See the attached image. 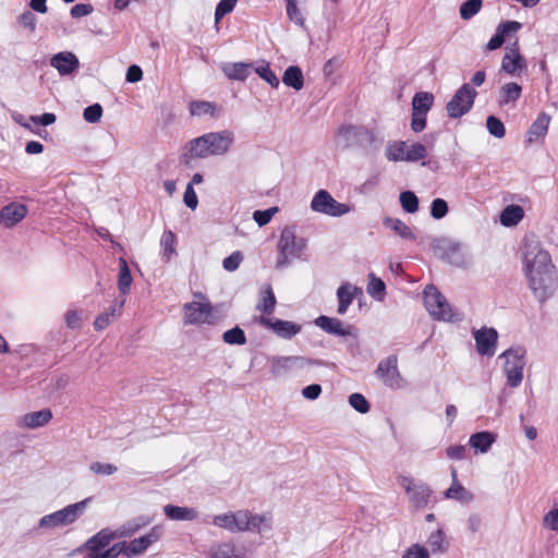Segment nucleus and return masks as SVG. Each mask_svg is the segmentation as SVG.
<instances>
[{
  "label": "nucleus",
  "instance_id": "f257e3e1",
  "mask_svg": "<svg viewBox=\"0 0 558 558\" xmlns=\"http://www.w3.org/2000/svg\"><path fill=\"white\" fill-rule=\"evenodd\" d=\"M523 271L535 299L545 302L558 288V275L549 253L534 238H525L522 247Z\"/></svg>",
  "mask_w": 558,
  "mask_h": 558
},
{
  "label": "nucleus",
  "instance_id": "f03ea898",
  "mask_svg": "<svg viewBox=\"0 0 558 558\" xmlns=\"http://www.w3.org/2000/svg\"><path fill=\"white\" fill-rule=\"evenodd\" d=\"M234 143V133L230 130L208 132L191 140L187 144L192 158L206 159L225 156Z\"/></svg>",
  "mask_w": 558,
  "mask_h": 558
},
{
  "label": "nucleus",
  "instance_id": "7ed1b4c3",
  "mask_svg": "<svg viewBox=\"0 0 558 558\" xmlns=\"http://www.w3.org/2000/svg\"><path fill=\"white\" fill-rule=\"evenodd\" d=\"M305 247L306 240L296 235L294 227L283 228L277 244L276 269L287 268L293 259L301 258Z\"/></svg>",
  "mask_w": 558,
  "mask_h": 558
},
{
  "label": "nucleus",
  "instance_id": "20e7f679",
  "mask_svg": "<svg viewBox=\"0 0 558 558\" xmlns=\"http://www.w3.org/2000/svg\"><path fill=\"white\" fill-rule=\"evenodd\" d=\"M89 501L90 498H86L61 510L46 514L39 520L38 526L41 529H57L72 524L84 513Z\"/></svg>",
  "mask_w": 558,
  "mask_h": 558
},
{
  "label": "nucleus",
  "instance_id": "39448f33",
  "mask_svg": "<svg viewBox=\"0 0 558 558\" xmlns=\"http://www.w3.org/2000/svg\"><path fill=\"white\" fill-rule=\"evenodd\" d=\"M424 305L429 315L437 320L454 322L460 320L438 289L429 284L424 289Z\"/></svg>",
  "mask_w": 558,
  "mask_h": 558
},
{
  "label": "nucleus",
  "instance_id": "423d86ee",
  "mask_svg": "<svg viewBox=\"0 0 558 558\" xmlns=\"http://www.w3.org/2000/svg\"><path fill=\"white\" fill-rule=\"evenodd\" d=\"M426 146L421 143H414L410 146L404 141H391L387 143L385 156L389 161L415 162L426 157Z\"/></svg>",
  "mask_w": 558,
  "mask_h": 558
},
{
  "label": "nucleus",
  "instance_id": "0eeeda50",
  "mask_svg": "<svg viewBox=\"0 0 558 558\" xmlns=\"http://www.w3.org/2000/svg\"><path fill=\"white\" fill-rule=\"evenodd\" d=\"M195 298L199 301H192L183 305V323L185 325L215 324L217 318L213 314V305L201 293H196Z\"/></svg>",
  "mask_w": 558,
  "mask_h": 558
},
{
  "label": "nucleus",
  "instance_id": "6e6552de",
  "mask_svg": "<svg viewBox=\"0 0 558 558\" xmlns=\"http://www.w3.org/2000/svg\"><path fill=\"white\" fill-rule=\"evenodd\" d=\"M505 360L504 372L507 376V383L515 388L523 380V369L525 366V350L522 348H510L500 354Z\"/></svg>",
  "mask_w": 558,
  "mask_h": 558
},
{
  "label": "nucleus",
  "instance_id": "1a4fd4ad",
  "mask_svg": "<svg viewBox=\"0 0 558 558\" xmlns=\"http://www.w3.org/2000/svg\"><path fill=\"white\" fill-rule=\"evenodd\" d=\"M398 483L407 493L409 502L415 510L428 505L433 490L426 483L403 475L398 477Z\"/></svg>",
  "mask_w": 558,
  "mask_h": 558
},
{
  "label": "nucleus",
  "instance_id": "9d476101",
  "mask_svg": "<svg viewBox=\"0 0 558 558\" xmlns=\"http://www.w3.org/2000/svg\"><path fill=\"white\" fill-rule=\"evenodd\" d=\"M434 254L452 264L454 266L461 267L466 264V250L465 246L449 238H440L435 240L433 245Z\"/></svg>",
  "mask_w": 558,
  "mask_h": 558
},
{
  "label": "nucleus",
  "instance_id": "9b49d317",
  "mask_svg": "<svg viewBox=\"0 0 558 558\" xmlns=\"http://www.w3.org/2000/svg\"><path fill=\"white\" fill-rule=\"evenodd\" d=\"M270 372L275 377L287 375L293 371L303 369L311 365H323L322 361L312 360L305 356L290 355V356H271Z\"/></svg>",
  "mask_w": 558,
  "mask_h": 558
},
{
  "label": "nucleus",
  "instance_id": "f8f14e48",
  "mask_svg": "<svg viewBox=\"0 0 558 558\" xmlns=\"http://www.w3.org/2000/svg\"><path fill=\"white\" fill-rule=\"evenodd\" d=\"M311 209L330 217H341L351 210L348 204L339 203L326 190H319L315 193L311 202Z\"/></svg>",
  "mask_w": 558,
  "mask_h": 558
},
{
  "label": "nucleus",
  "instance_id": "ddd939ff",
  "mask_svg": "<svg viewBox=\"0 0 558 558\" xmlns=\"http://www.w3.org/2000/svg\"><path fill=\"white\" fill-rule=\"evenodd\" d=\"M476 95V90L470 84H463L447 104L448 116L457 119L468 113L473 107Z\"/></svg>",
  "mask_w": 558,
  "mask_h": 558
},
{
  "label": "nucleus",
  "instance_id": "4468645a",
  "mask_svg": "<svg viewBox=\"0 0 558 558\" xmlns=\"http://www.w3.org/2000/svg\"><path fill=\"white\" fill-rule=\"evenodd\" d=\"M375 374L385 386L391 389H401L404 386V380L398 369V359L396 355H389L380 361Z\"/></svg>",
  "mask_w": 558,
  "mask_h": 558
},
{
  "label": "nucleus",
  "instance_id": "2eb2a0df",
  "mask_svg": "<svg viewBox=\"0 0 558 558\" xmlns=\"http://www.w3.org/2000/svg\"><path fill=\"white\" fill-rule=\"evenodd\" d=\"M163 533L165 529L161 524L154 525L147 534L136 537L126 544L125 556L132 557L142 555L149 546L158 542Z\"/></svg>",
  "mask_w": 558,
  "mask_h": 558
},
{
  "label": "nucleus",
  "instance_id": "dca6fc26",
  "mask_svg": "<svg viewBox=\"0 0 558 558\" xmlns=\"http://www.w3.org/2000/svg\"><path fill=\"white\" fill-rule=\"evenodd\" d=\"M211 522L214 525L231 533L247 531L246 510L214 515Z\"/></svg>",
  "mask_w": 558,
  "mask_h": 558
},
{
  "label": "nucleus",
  "instance_id": "f3484780",
  "mask_svg": "<svg viewBox=\"0 0 558 558\" xmlns=\"http://www.w3.org/2000/svg\"><path fill=\"white\" fill-rule=\"evenodd\" d=\"M476 351L482 356H493L496 352L498 332L495 328L483 327L473 331Z\"/></svg>",
  "mask_w": 558,
  "mask_h": 558
},
{
  "label": "nucleus",
  "instance_id": "a211bd4d",
  "mask_svg": "<svg viewBox=\"0 0 558 558\" xmlns=\"http://www.w3.org/2000/svg\"><path fill=\"white\" fill-rule=\"evenodd\" d=\"M257 322L259 325L271 329L278 337L282 339H292L302 330V326L300 324L290 320H282L279 318L274 319L266 316H260Z\"/></svg>",
  "mask_w": 558,
  "mask_h": 558
},
{
  "label": "nucleus",
  "instance_id": "6ab92c4d",
  "mask_svg": "<svg viewBox=\"0 0 558 558\" xmlns=\"http://www.w3.org/2000/svg\"><path fill=\"white\" fill-rule=\"evenodd\" d=\"M526 61L519 51L518 40L506 47V53L501 60V70L510 75H517L526 69Z\"/></svg>",
  "mask_w": 558,
  "mask_h": 558
},
{
  "label": "nucleus",
  "instance_id": "aec40b11",
  "mask_svg": "<svg viewBox=\"0 0 558 558\" xmlns=\"http://www.w3.org/2000/svg\"><path fill=\"white\" fill-rule=\"evenodd\" d=\"M50 65L54 68L61 76L73 74L80 66L77 57L71 51H62L50 58Z\"/></svg>",
  "mask_w": 558,
  "mask_h": 558
},
{
  "label": "nucleus",
  "instance_id": "412c9836",
  "mask_svg": "<svg viewBox=\"0 0 558 558\" xmlns=\"http://www.w3.org/2000/svg\"><path fill=\"white\" fill-rule=\"evenodd\" d=\"M27 211L26 205L10 203L0 210V223L5 228H12L25 218Z\"/></svg>",
  "mask_w": 558,
  "mask_h": 558
},
{
  "label": "nucleus",
  "instance_id": "4be33fe9",
  "mask_svg": "<svg viewBox=\"0 0 558 558\" xmlns=\"http://www.w3.org/2000/svg\"><path fill=\"white\" fill-rule=\"evenodd\" d=\"M522 27L521 23L517 21H506L497 26L495 35L487 44V50H496L502 46L507 35L517 33Z\"/></svg>",
  "mask_w": 558,
  "mask_h": 558
},
{
  "label": "nucleus",
  "instance_id": "5701e85b",
  "mask_svg": "<svg viewBox=\"0 0 558 558\" xmlns=\"http://www.w3.org/2000/svg\"><path fill=\"white\" fill-rule=\"evenodd\" d=\"M51 418L52 412L49 409H43L40 411L24 414L19 420V426L35 429L45 426Z\"/></svg>",
  "mask_w": 558,
  "mask_h": 558
},
{
  "label": "nucleus",
  "instance_id": "b1692460",
  "mask_svg": "<svg viewBox=\"0 0 558 558\" xmlns=\"http://www.w3.org/2000/svg\"><path fill=\"white\" fill-rule=\"evenodd\" d=\"M125 304V299H122L120 301L114 300L112 304L109 306V308L105 310L102 313H100L95 322L94 327L96 330H102L105 329L111 322L117 319L122 312V308Z\"/></svg>",
  "mask_w": 558,
  "mask_h": 558
},
{
  "label": "nucleus",
  "instance_id": "393cba45",
  "mask_svg": "<svg viewBox=\"0 0 558 558\" xmlns=\"http://www.w3.org/2000/svg\"><path fill=\"white\" fill-rule=\"evenodd\" d=\"M357 294H362V289L355 286H352L351 283H343L341 284L337 290V298H338V310L337 312L340 315L345 314L349 306L353 302L354 298Z\"/></svg>",
  "mask_w": 558,
  "mask_h": 558
},
{
  "label": "nucleus",
  "instance_id": "a878e982",
  "mask_svg": "<svg viewBox=\"0 0 558 558\" xmlns=\"http://www.w3.org/2000/svg\"><path fill=\"white\" fill-rule=\"evenodd\" d=\"M210 558H247L245 550L232 542H221L210 548Z\"/></svg>",
  "mask_w": 558,
  "mask_h": 558
},
{
  "label": "nucleus",
  "instance_id": "bb28decb",
  "mask_svg": "<svg viewBox=\"0 0 558 558\" xmlns=\"http://www.w3.org/2000/svg\"><path fill=\"white\" fill-rule=\"evenodd\" d=\"M221 70L229 80L245 81L253 70V63L228 62L222 64Z\"/></svg>",
  "mask_w": 558,
  "mask_h": 558
},
{
  "label": "nucleus",
  "instance_id": "cd10ccee",
  "mask_svg": "<svg viewBox=\"0 0 558 558\" xmlns=\"http://www.w3.org/2000/svg\"><path fill=\"white\" fill-rule=\"evenodd\" d=\"M550 120L551 118L548 113L541 112L527 131L526 142L532 144L539 138H544L547 134Z\"/></svg>",
  "mask_w": 558,
  "mask_h": 558
},
{
  "label": "nucleus",
  "instance_id": "c85d7f7f",
  "mask_svg": "<svg viewBox=\"0 0 558 558\" xmlns=\"http://www.w3.org/2000/svg\"><path fill=\"white\" fill-rule=\"evenodd\" d=\"M315 325L330 335L342 337L350 335V330L344 328L343 324L338 318L322 315L315 319Z\"/></svg>",
  "mask_w": 558,
  "mask_h": 558
},
{
  "label": "nucleus",
  "instance_id": "c756f323",
  "mask_svg": "<svg viewBox=\"0 0 558 558\" xmlns=\"http://www.w3.org/2000/svg\"><path fill=\"white\" fill-rule=\"evenodd\" d=\"M114 538V533L109 530H101L85 543L87 554L99 553L106 549Z\"/></svg>",
  "mask_w": 558,
  "mask_h": 558
},
{
  "label": "nucleus",
  "instance_id": "7c9ffc66",
  "mask_svg": "<svg viewBox=\"0 0 558 558\" xmlns=\"http://www.w3.org/2000/svg\"><path fill=\"white\" fill-rule=\"evenodd\" d=\"M165 515L173 521H193L197 519L198 513L194 508L166 505L163 507Z\"/></svg>",
  "mask_w": 558,
  "mask_h": 558
},
{
  "label": "nucleus",
  "instance_id": "2f4dec72",
  "mask_svg": "<svg viewBox=\"0 0 558 558\" xmlns=\"http://www.w3.org/2000/svg\"><path fill=\"white\" fill-rule=\"evenodd\" d=\"M260 299L256 305V310L262 312V316L271 315L275 312L277 300L270 284H266L259 292Z\"/></svg>",
  "mask_w": 558,
  "mask_h": 558
},
{
  "label": "nucleus",
  "instance_id": "473e14b6",
  "mask_svg": "<svg viewBox=\"0 0 558 558\" xmlns=\"http://www.w3.org/2000/svg\"><path fill=\"white\" fill-rule=\"evenodd\" d=\"M496 437L490 432H478L471 435L469 445L477 452L486 453L492 445L495 442Z\"/></svg>",
  "mask_w": 558,
  "mask_h": 558
},
{
  "label": "nucleus",
  "instance_id": "72a5a7b5",
  "mask_svg": "<svg viewBox=\"0 0 558 558\" xmlns=\"http://www.w3.org/2000/svg\"><path fill=\"white\" fill-rule=\"evenodd\" d=\"M429 554L439 555L447 551L449 543L446 534L441 529L432 532L426 541Z\"/></svg>",
  "mask_w": 558,
  "mask_h": 558
},
{
  "label": "nucleus",
  "instance_id": "f704fd0d",
  "mask_svg": "<svg viewBox=\"0 0 558 558\" xmlns=\"http://www.w3.org/2000/svg\"><path fill=\"white\" fill-rule=\"evenodd\" d=\"M522 94V87L514 82L504 84L499 90L498 102L500 106L514 104Z\"/></svg>",
  "mask_w": 558,
  "mask_h": 558
},
{
  "label": "nucleus",
  "instance_id": "c9c22d12",
  "mask_svg": "<svg viewBox=\"0 0 558 558\" xmlns=\"http://www.w3.org/2000/svg\"><path fill=\"white\" fill-rule=\"evenodd\" d=\"M189 110L194 117H217L220 112L219 107L215 102L205 100H195L190 102Z\"/></svg>",
  "mask_w": 558,
  "mask_h": 558
},
{
  "label": "nucleus",
  "instance_id": "e433bc0d",
  "mask_svg": "<svg viewBox=\"0 0 558 558\" xmlns=\"http://www.w3.org/2000/svg\"><path fill=\"white\" fill-rule=\"evenodd\" d=\"M282 82L286 86L295 90H301L304 86V76L302 70L296 65H290L286 69Z\"/></svg>",
  "mask_w": 558,
  "mask_h": 558
},
{
  "label": "nucleus",
  "instance_id": "4c0bfd02",
  "mask_svg": "<svg viewBox=\"0 0 558 558\" xmlns=\"http://www.w3.org/2000/svg\"><path fill=\"white\" fill-rule=\"evenodd\" d=\"M338 135L345 141V145H352L362 137H369L371 132L361 126L344 125L340 128Z\"/></svg>",
  "mask_w": 558,
  "mask_h": 558
},
{
  "label": "nucleus",
  "instance_id": "58836bf2",
  "mask_svg": "<svg viewBox=\"0 0 558 558\" xmlns=\"http://www.w3.org/2000/svg\"><path fill=\"white\" fill-rule=\"evenodd\" d=\"M383 225L404 240H415V234L411 228L398 218L386 217L383 220Z\"/></svg>",
  "mask_w": 558,
  "mask_h": 558
},
{
  "label": "nucleus",
  "instance_id": "ea45409f",
  "mask_svg": "<svg viewBox=\"0 0 558 558\" xmlns=\"http://www.w3.org/2000/svg\"><path fill=\"white\" fill-rule=\"evenodd\" d=\"M133 282V278L131 275L130 267L125 258L121 257L119 259V278H118V288L121 294L126 295L130 292L131 286Z\"/></svg>",
  "mask_w": 558,
  "mask_h": 558
},
{
  "label": "nucleus",
  "instance_id": "a19ab883",
  "mask_svg": "<svg viewBox=\"0 0 558 558\" xmlns=\"http://www.w3.org/2000/svg\"><path fill=\"white\" fill-rule=\"evenodd\" d=\"M247 531L262 532L271 529V518L268 514H253L246 510Z\"/></svg>",
  "mask_w": 558,
  "mask_h": 558
},
{
  "label": "nucleus",
  "instance_id": "79ce46f5",
  "mask_svg": "<svg viewBox=\"0 0 558 558\" xmlns=\"http://www.w3.org/2000/svg\"><path fill=\"white\" fill-rule=\"evenodd\" d=\"M523 209L518 205L507 206L500 214V222L505 227L518 225L523 218Z\"/></svg>",
  "mask_w": 558,
  "mask_h": 558
},
{
  "label": "nucleus",
  "instance_id": "37998d69",
  "mask_svg": "<svg viewBox=\"0 0 558 558\" xmlns=\"http://www.w3.org/2000/svg\"><path fill=\"white\" fill-rule=\"evenodd\" d=\"M434 101V96L427 92L416 93L412 99V111L426 114Z\"/></svg>",
  "mask_w": 558,
  "mask_h": 558
},
{
  "label": "nucleus",
  "instance_id": "c03bdc74",
  "mask_svg": "<svg viewBox=\"0 0 558 558\" xmlns=\"http://www.w3.org/2000/svg\"><path fill=\"white\" fill-rule=\"evenodd\" d=\"M367 293L377 301H383L386 295L385 282L374 274L368 275Z\"/></svg>",
  "mask_w": 558,
  "mask_h": 558
},
{
  "label": "nucleus",
  "instance_id": "a18cd8bd",
  "mask_svg": "<svg viewBox=\"0 0 558 558\" xmlns=\"http://www.w3.org/2000/svg\"><path fill=\"white\" fill-rule=\"evenodd\" d=\"M175 234L168 230L165 231L160 239V245L162 247V259L165 262H170L172 256L175 254Z\"/></svg>",
  "mask_w": 558,
  "mask_h": 558
},
{
  "label": "nucleus",
  "instance_id": "49530a36",
  "mask_svg": "<svg viewBox=\"0 0 558 558\" xmlns=\"http://www.w3.org/2000/svg\"><path fill=\"white\" fill-rule=\"evenodd\" d=\"M445 497L447 499H454L462 502H470L473 499V495L460 483H452L445 492Z\"/></svg>",
  "mask_w": 558,
  "mask_h": 558
},
{
  "label": "nucleus",
  "instance_id": "de8ad7c7",
  "mask_svg": "<svg viewBox=\"0 0 558 558\" xmlns=\"http://www.w3.org/2000/svg\"><path fill=\"white\" fill-rule=\"evenodd\" d=\"M253 70L258 74L260 78L266 81L271 87L277 88L280 84L277 75L271 71L269 63L266 61H260Z\"/></svg>",
  "mask_w": 558,
  "mask_h": 558
},
{
  "label": "nucleus",
  "instance_id": "09e8293b",
  "mask_svg": "<svg viewBox=\"0 0 558 558\" xmlns=\"http://www.w3.org/2000/svg\"><path fill=\"white\" fill-rule=\"evenodd\" d=\"M400 204L403 210L409 214H414L418 210V198L411 191H405L400 194Z\"/></svg>",
  "mask_w": 558,
  "mask_h": 558
},
{
  "label": "nucleus",
  "instance_id": "8fccbe9b",
  "mask_svg": "<svg viewBox=\"0 0 558 558\" xmlns=\"http://www.w3.org/2000/svg\"><path fill=\"white\" fill-rule=\"evenodd\" d=\"M222 339L228 344H238L242 345L246 343V337L244 331L240 327H233L229 330H227L222 335Z\"/></svg>",
  "mask_w": 558,
  "mask_h": 558
},
{
  "label": "nucleus",
  "instance_id": "3c124183",
  "mask_svg": "<svg viewBox=\"0 0 558 558\" xmlns=\"http://www.w3.org/2000/svg\"><path fill=\"white\" fill-rule=\"evenodd\" d=\"M482 8V0H466L460 7V16L462 20H470Z\"/></svg>",
  "mask_w": 558,
  "mask_h": 558
},
{
  "label": "nucleus",
  "instance_id": "603ef678",
  "mask_svg": "<svg viewBox=\"0 0 558 558\" xmlns=\"http://www.w3.org/2000/svg\"><path fill=\"white\" fill-rule=\"evenodd\" d=\"M486 128L493 136L497 138H502L506 134V129L504 123L496 117L489 116L486 120Z\"/></svg>",
  "mask_w": 558,
  "mask_h": 558
},
{
  "label": "nucleus",
  "instance_id": "864d4df0",
  "mask_svg": "<svg viewBox=\"0 0 558 558\" xmlns=\"http://www.w3.org/2000/svg\"><path fill=\"white\" fill-rule=\"evenodd\" d=\"M236 2L238 0H220L215 10V23L218 24L225 15L231 13Z\"/></svg>",
  "mask_w": 558,
  "mask_h": 558
},
{
  "label": "nucleus",
  "instance_id": "5fc2aeb1",
  "mask_svg": "<svg viewBox=\"0 0 558 558\" xmlns=\"http://www.w3.org/2000/svg\"><path fill=\"white\" fill-rule=\"evenodd\" d=\"M350 405L359 413L365 414L369 411V403L366 398L361 393H352L349 397Z\"/></svg>",
  "mask_w": 558,
  "mask_h": 558
},
{
  "label": "nucleus",
  "instance_id": "6e6d98bb",
  "mask_svg": "<svg viewBox=\"0 0 558 558\" xmlns=\"http://www.w3.org/2000/svg\"><path fill=\"white\" fill-rule=\"evenodd\" d=\"M287 15L289 20L294 24L299 26H304L305 20L303 17L301 10L298 8L296 0L287 2Z\"/></svg>",
  "mask_w": 558,
  "mask_h": 558
},
{
  "label": "nucleus",
  "instance_id": "4d7b16f0",
  "mask_svg": "<svg viewBox=\"0 0 558 558\" xmlns=\"http://www.w3.org/2000/svg\"><path fill=\"white\" fill-rule=\"evenodd\" d=\"M448 214V204L442 198H435L430 205V215L434 219H441Z\"/></svg>",
  "mask_w": 558,
  "mask_h": 558
},
{
  "label": "nucleus",
  "instance_id": "13d9d810",
  "mask_svg": "<svg viewBox=\"0 0 558 558\" xmlns=\"http://www.w3.org/2000/svg\"><path fill=\"white\" fill-rule=\"evenodd\" d=\"M102 116V107L99 104H94L84 109L83 118L89 123H97Z\"/></svg>",
  "mask_w": 558,
  "mask_h": 558
},
{
  "label": "nucleus",
  "instance_id": "bf43d9fd",
  "mask_svg": "<svg viewBox=\"0 0 558 558\" xmlns=\"http://www.w3.org/2000/svg\"><path fill=\"white\" fill-rule=\"evenodd\" d=\"M278 211V207H270L266 210H255L253 213V219L259 226H266L272 218V216Z\"/></svg>",
  "mask_w": 558,
  "mask_h": 558
},
{
  "label": "nucleus",
  "instance_id": "052dcab7",
  "mask_svg": "<svg viewBox=\"0 0 558 558\" xmlns=\"http://www.w3.org/2000/svg\"><path fill=\"white\" fill-rule=\"evenodd\" d=\"M402 558H429V551L420 544H413L403 553Z\"/></svg>",
  "mask_w": 558,
  "mask_h": 558
},
{
  "label": "nucleus",
  "instance_id": "680f3d73",
  "mask_svg": "<svg viewBox=\"0 0 558 558\" xmlns=\"http://www.w3.org/2000/svg\"><path fill=\"white\" fill-rule=\"evenodd\" d=\"M90 472L99 475H111L117 472L118 468L111 463L93 462L89 465Z\"/></svg>",
  "mask_w": 558,
  "mask_h": 558
},
{
  "label": "nucleus",
  "instance_id": "e2e57ef3",
  "mask_svg": "<svg viewBox=\"0 0 558 558\" xmlns=\"http://www.w3.org/2000/svg\"><path fill=\"white\" fill-rule=\"evenodd\" d=\"M242 259V253L240 251H235L230 256L223 259L222 266L227 271H234L239 268Z\"/></svg>",
  "mask_w": 558,
  "mask_h": 558
},
{
  "label": "nucleus",
  "instance_id": "0e129e2a",
  "mask_svg": "<svg viewBox=\"0 0 558 558\" xmlns=\"http://www.w3.org/2000/svg\"><path fill=\"white\" fill-rule=\"evenodd\" d=\"M93 10V5L89 3H78L71 8L70 14L73 19H80L89 15Z\"/></svg>",
  "mask_w": 558,
  "mask_h": 558
},
{
  "label": "nucleus",
  "instance_id": "69168bd1",
  "mask_svg": "<svg viewBox=\"0 0 558 558\" xmlns=\"http://www.w3.org/2000/svg\"><path fill=\"white\" fill-rule=\"evenodd\" d=\"M19 22L31 33L36 29V16L31 11H25L19 16Z\"/></svg>",
  "mask_w": 558,
  "mask_h": 558
},
{
  "label": "nucleus",
  "instance_id": "338daca9",
  "mask_svg": "<svg viewBox=\"0 0 558 558\" xmlns=\"http://www.w3.org/2000/svg\"><path fill=\"white\" fill-rule=\"evenodd\" d=\"M183 201H184V204L192 210H194L197 207L198 198H197V195H196L194 189L192 187V184H187L185 192H184Z\"/></svg>",
  "mask_w": 558,
  "mask_h": 558
},
{
  "label": "nucleus",
  "instance_id": "774afa93",
  "mask_svg": "<svg viewBox=\"0 0 558 558\" xmlns=\"http://www.w3.org/2000/svg\"><path fill=\"white\" fill-rule=\"evenodd\" d=\"M544 525L555 532H558V509L548 511L544 517Z\"/></svg>",
  "mask_w": 558,
  "mask_h": 558
}]
</instances>
